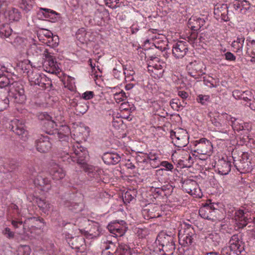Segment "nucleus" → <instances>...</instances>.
I'll return each mask as SVG.
<instances>
[{
	"label": "nucleus",
	"mask_w": 255,
	"mask_h": 255,
	"mask_svg": "<svg viewBox=\"0 0 255 255\" xmlns=\"http://www.w3.org/2000/svg\"><path fill=\"white\" fill-rule=\"evenodd\" d=\"M194 146V152L204 155L208 154L212 147L211 142L205 138L195 141Z\"/></svg>",
	"instance_id": "423d86ee"
},
{
	"label": "nucleus",
	"mask_w": 255,
	"mask_h": 255,
	"mask_svg": "<svg viewBox=\"0 0 255 255\" xmlns=\"http://www.w3.org/2000/svg\"><path fill=\"white\" fill-rule=\"evenodd\" d=\"M188 22L192 30L198 31L201 30V28L205 24L206 21L203 18L193 17L189 19Z\"/></svg>",
	"instance_id": "aec40b11"
},
{
	"label": "nucleus",
	"mask_w": 255,
	"mask_h": 255,
	"mask_svg": "<svg viewBox=\"0 0 255 255\" xmlns=\"http://www.w3.org/2000/svg\"><path fill=\"white\" fill-rule=\"evenodd\" d=\"M165 64L164 62L160 61H157L155 62L153 61H149L148 64V69L149 71H152L154 74L156 75L158 77H162L164 72V67Z\"/></svg>",
	"instance_id": "f8f14e48"
},
{
	"label": "nucleus",
	"mask_w": 255,
	"mask_h": 255,
	"mask_svg": "<svg viewBox=\"0 0 255 255\" xmlns=\"http://www.w3.org/2000/svg\"><path fill=\"white\" fill-rule=\"evenodd\" d=\"M229 131L227 128H224L222 130L217 131V136L219 139L222 140H227L229 138Z\"/></svg>",
	"instance_id": "e433bc0d"
},
{
	"label": "nucleus",
	"mask_w": 255,
	"mask_h": 255,
	"mask_svg": "<svg viewBox=\"0 0 255 255\" xmlns=\"http://www.w3.org/2000/svg\"><path fill=\"white\" fill-rule=\"evenodd\" d=\"M9 101L10 100L7 97L3 99L0 98V111L5 110L8 107Z\"/></svg>",
	"instance_id": "79ce46f5"
},
{
	"label": "nucleus",
	"mask_w": 255,
	"mask_h": 255,
	"mask_svg": "<svg viewBox=\"0 0 255 255\" xmlns=\"http://www.w3.org/2000/svg\"><path fill=\"white\" fill-rule=\"evenodd\" d=\"M212 123L215 127V129L216 131L222 130L225 128L224 126L219 122L216 119L213 118L211 120Z\"/></svg>",
	"instance_id": "c03bdc74"
},
{
	"label": "nucleus",
	"mask_w": 255,
	"mask_h": 255,
	"mask_svg": "<svg viewBox=\"0 0 255 255\" xmlns=\"http://www.w3.org/2000/svg\"><path fill=\"white\" fill-rule=\"evenodd\" d=\"M10 101L14 103L22 104L25 102L26 99V96L25 94V91L21 92L19 94H16L13 97H8Z\"/></svg>",
	"instance_id": "cd10ccee"
},
{
	"label": "nucleus",
	"mask_w": 255,
	"mask_h": 255,
	"mask_svg": "<svg viewBox=\"0 0 255 255\" xmlns=\"http://www.w3.org/2000/svg\"><path fill=\"white\" fill-rule=\"evenodd\" d=\"M33 200L35 201L38 207L44 213H46L50 208V204L45 199H42L38 197H34Z\"/></svg>",
	"instance_id": "bb28decb"
},
{
	"label": "nucleus",
	"mask_w": 255,
	"mask_h": 255,
	"mask_svg": "<svg viewBox=\"0 0 255 255\" xmlns=\"http://www.w3.org/2000/svg\"><path fill=\"white\" fill-rule=\"evenodd\" d=\"M102 159L104 162L108 165L116 164L121 160L120 156L113 152H106L102 156Z\"/></svg>",
	"instance_id": "f3484780"
},
{
	"label": "nucleus",
	"mask_w": 255,
	"mask_h": 255,
	"mask_svg": "<svg viewBox=\"0 0 255 255\" xmlns=\"http://www.w3.org/2000/svg\"><path fill=\"white\" fill-rule=\"evenodd\" d=\"M189 70L195 71V73H202L200 63L196 61L190 62L187 66Z\"/></svg>",
	"instance_id": "f704fd0d"
},
{
	"label": "nucleus",
	"mask_w": 255,
	"mask_h": 255,
	"mask_svg": "<svg viewBox=\"0 0 255 255\" xmlns=\"http://www.w3.org/2000/svg\"><path fill=\"white\" fill-rule=\"evenodd\" d=\"M31 249L29 246L21 245L18 247V253L19 255H29Z\"/></svg>",
	"instance_id": "ea45409f"
},
{
	"label": "nucleus",
	"mask_w": 255,
	"mask_h": 255,
	"mask_svg": "<svg viewBox=\"0 0 255 255\" xmlns=\"http://www.w3.org/2000/svg\"><path fill=\"white\" fill-rule=\"evenodd\" d=\"M240 1H242V8L245 10H248L250 7V3L249 1L246 0H241Z\"/></svg>",
	"instance_id": "774afa93"
},
{
	"label": "nucleus",
	"mask_w": 255,
	"mask_h": 255,
	"mask_svg": "<svg viewBox=\"0 0 255 255\" xmlns=\"http://www.w3.org/2000/svg\"><path fill=\"white\" fill-rule=\"evenodd\" d=\"M66 240L72 249L77 251L83 252L85 250V243L84 238L82 236L72 237L70 235H66Z\"/></svg>",
	"instance_id": "20e7f679"
},
{
	"label": "nucleus",
	"mask_w": 255,
	"mask_h": 255,
	"mask_svg": "<svg viewBox=\"0 0 255 255\" xmlns=\"http://www.w3.org/2000/svg\"><path fill=\"white\" fill-rule=\"evenodd\" d=\"M182 187L186 192L191 195L194 196L195 197L198 195L197 192L199 189L195 181L192 180H187L183 183Z\"/></svg>",
	"instance_id": "2eb2a0df"
},
{
	"label": "nucleus",
	"mask_w": 255,
	"mask_h": 255,
	"mask_svg": "<svg viewBox=\"0 0 255 255\" xmlns=\"http://www.w3.org/2000/svg\"><path fill=\"white\" fill-rule=\"evenodd\" d=\"M73 152L75 154V156H73V158H75L74 161H77V163L80 165H82L85 163L87 159L88 158V151L85 149H84L82 147H78L75 148V146L73 147Z\"/></svg>",
	"instance_id": "1a4fd4ad"
},
{
	"label": "nucleus",
	"mask_w": 255,
	"mask_h": 255,
	"mask_svg": "<svg viewBox=\"0 0 255 255\" xmlns=\"http://www.w3.org/2000/svg\"><path fill=\"white\" fill-rule=\"evenodd\" d=\"M50 137L46 135L41 136L35 141L36 149L41 153L48 152L52 147Z\"/></svg>",
	"instance_id": "6e6552de"
},
{
	"label": "nucleus",
	"mask_w": 255,
	"mask_h": 255,
	"mask_svg": "<svg viewBox=\"0 0 255 255\" xmlns=\"http://www.w3.org/2000/svg\"><path fill=\"white\" fill-rule=\"evenodd\" d=\"M94 96V92L92 91H86L82 95V98L83 99L88 100L91 99Z\"/></svg>",
	"instance_id": "09e8293b"
},
{
	"label": "nucleus",
	"mask_w": 255,
	"mask_h": 255,
	"mask_svg": "<svg viewBox=\"0 0 255 255\" xmlns=\"http://www.w3.org/2000/svg\"><path fill=\"white\" fill-rule=\"evenodd\" d=\"M150 191L155 198H158L159 196H163L162 193V191L161 190L159 187L152 186L150 188Z\"/></svg>",
	"instance_id": "37998d69"
},
{
	"label": "nucleus",
	"mask_w": 255,
	"mask_h": 255,
	"mask_svg": "<svg viewBox=\"0 0 255 255\" xmlns=\"http://www.w3.org/2000/svg\"><path fill=\"white\" fill-rule=\"evenodd\" d=\"M64 205L65 207H68L69 210L75 213L82 211L84 208L83 202L76 203L66 200L64 202Z\"/></svg>",
	"instance_id": "4be33fe9"
},
{
	"label": "nucleus",
	"mask_w": 255,
	"mask_h": 255,
	"mask_svg": "<svg viewBox=\"0 0 255 255\" xmlns=\"http://www.w3.org/2000/svg\"><path fill=\"white\" fill-rule=\"evenodd\" d=\"M47 45L51 47H55L59 44V37L57 35L52 34L46 42Z\"/></svg>",
	"instance_id": "c9c22d12"
},
{
	"label": "nucleus",
	"mask_w": 255,
	"mask_h": 255,
	"mask_svg": "<svg viewBox=\"0 0 255 255\" xmlns=\"http://www.w3.org/2000/svg\"><path fill=\"white\" fill-rule=\"evenodd\" d=\"M159 245L162 247L164 254L171 255L175 250V244L172 236L161 234L157 236Z\"/></svg>",
	"instance_id": "f257e3e1"
},
{
	"label": "nucleus",
	"mask_w": 255,
	"mask_h": 255,
	"mask_svg": "<svg viewBox=\"0 0 255 255\" xmlns=\"http://www.w3.org/2000/svg\"><path fill=\"white\" fill-rule=\"evenodd\" d=\"M71 133L69 127L66 125H62L60 127L59 130H55V134H62V137L64 139H68V135Z\"/></svg>",
	"instance_id": "c756f323"
},
{
	"label": "nucleus",
	"mask_w": 255,
	"mask_h": 255,
	"mask_svg": "<svg viewBox=\"0 0 255 255\" xmlns=\"http://www.w3.org/2000/svg\"><path fill=\"white\" fill-rule=\"evenodd\" d=\"M11 223L12 225L15 229L19 228L21 226H23V222L21 220L17 219L12 220Z\"/></svg>",
	"instance_id": "603ef678"
},
{
	"label": "nucleus",
	"mask_w": 255,
	"mask_h": 255,
	"mask_svg": "<svg viewBox=\"0 0 255 255\" xmlns=\"http://www.w3.org/2000/svg\"><path fill=\"white\" fill-rule=\"evenodd\" d=\"M113 72V75L115 78L117 79H120L123 77V73L120 71L118 70L116 68H114Z\"/></svg>",
	"instance_id": "bf43d9fd"
},
{
	"label": "nucleus",
	"mask_w": 255,
	"mask_h": 255,
	"mask_svg": "<svg viewBox=\"0 0 255 255\" xmlns=\"http://www.w3.org/2000/svg\"><path fill=\"white\" fill-rule=\"evenodd\" d=\"M172 54L176 58H182L188 51L187 42L183 41H178L172 47Z\"/></svg>",
	"instance_id": "0eeeda50"
},
{
	"label": "nucleus",
	"mask_w": 255,
	"mask_h": 255,
	"mask_svg": "<svg viewBox=\"0 0 255 255\" xmlns=\"http://www.w3.org/2000/svg\"><path fill=\"white\" fill-rule=\"evenodd\" d=\"M44 49V46L40 44L33 43L30 45L27 52L34 56L40 55Z\"/></svg>",
	"instance_id": "a878e982"
},
{
	"label": "nucleus",
	"mask_w": 255,
	"mask_h": 255,
	"mask_svg": "<svg viewBox=\"0 0 255 255\" xmlns=\"http://www.w3.org/2000/svg\"><path fill=\"white\" fill-rule=\"evenodd\" d=\"M8 0L10 1L11 0ZM6 5V0H0V14L4 12Z\"/></svg>",
	"instance_id": "0e129e2a"
},
{
	"label": "nucleus",
	"mask_w": 255,
	"mask_h": 255,
	"mask_svg": "<svg viewBox=\"0 0 255 255\" xmlns=\"http://www.w3.org/2000/svg\"><path fill=\"white\" fill-rule=\"evenodd\" d=\"M243 91L239 90H235L233 92V96L236 99H242Z\"/></svg>",
	"instance_id": "680f3d73"
},
{
	"label": "nucleus",
	"mask_w": 255,
	"mask_h": 255,
	"mask_svg": "<svg viewBox=\"0 0 255 255\" xmlns=\"http://www.w3.org/2000/svg\"><path fill=\"white\" fill-rule=\"evenodd\" d=\"M28 76L30 82L35 85H39L41 80H44V79H42V76L40 74L36 72L28 74Z\"/></svg>",
	"instance_id": "473e14b6"
},
{
	"label": "nucleus",
	"mask_w": 255,
	"mask_h": 255,
	"mask_svg": "<svg viewBox=\"0 0 255 255\" xmlns=\"http://www.w3.org/2000/svg\"><path fill=\"white\" fill-rule=\"evenodd\" d=\"M89 107L87 103L84 101H80L76 108V112L79 114H84L88 110Z\"/></svg>",
	"instance_id": "4c0bfd02"
},
{
	"label": "nucleus",
	"mask_w": 255,
	"mask_h": 255,
	"mask_svg": "<svg viewBox=\"0 0 255 255\" xmlns=\"http://www.w3.org/2000/svg\"><path fill=\"white\" fill-rule=\"evenodd\" d=\"M209 211L207 210V207L205 206L200 208L199 210V215L203 219H209Z\"/></svg>",
	"instance_id": "a18cd8bd"
},
{
	"label": "nucleus",
	"mask_w": 255,
	"mask_h": 255,
	"mask_svg": "<svg viewBox=\"0 0 255 255\" xmlns=\"http://www.w3.org/2000/svg\"><path fill=\"white\" fill-rule=\"evenodd\" d=\"M9 210H12L15 212L18 215L20 214L21 210L19 209L18 207L15 204L11 203L8 207Z\"/></svg>",
	"instance_id": "13d9d810"
},
{
	"label": "nucleus",
	"mask_w": 255,
	"mask_h": 255,
	"mask_svg": "<svg viewBox=\"0 0 255 255\" xmlns=\"http://www.w3.org/2000/svg\"><path fill=\"white\" fill-rule=\"evenodd\" d=\"M50 173L52 176L53 178L55 180L61 179L65 176V173L63 169L56 164L50 169Z\"/></svg>",
	"instance_id": "393cba45"
},
{
	"label": "nucleus",
	"mask_w": 255,
	"mask_h": 255,
	"mask_svg": "<svg viewBox=\"0 0 255 255\" xmlns=\"http://www.w3.org/2000/svg\"><path fill=\"white\" fill-rule=\"evenodd\" d=\"M84 170L88 173H93L94 171V167L92 165H89L87 163V162L81 165Z\"/></svg>",
	"instance_id": "3c124183"
},
{
	"label": "nucleus",
	"mask_w": 255,
	"mask_h": 255,
	"mask_svg": "<svg viewBox=\"0 0 255 255\" xmlns=\"http://www.w3.org/2000/svg\"><path fill=\"white\" fill-rule=\"evenodd\" d=\"M2 234L5 237L9 239H13L14 237V232L10 231L8 228H5L2 231Z\"/></svg>",
	"instance_id": "49530a36"
},
{
	"label": "nucleus",
	"mask_w": 255,
	"mask_h": 255,
	"mask_svg": "<svg viewBox=\"0 0 255 255\" xmlns=\"http://www.w3.org/2000/svg\"><path fill=\"white\" fill-rule=\"evenodd\" d=\"M126 222L121 220L120 222L115 221L111 222L107 226L109 232L116 236L121 237L126 231Z\"/></svg>",
	"instance_id": "7ed1b4c3"
},
{
	"label": "nucleus",
	"mask_w": 255,
	"mask_h": 255,
	"mask_svg": "<svg viewBox=\"0 0 255 255\" xmlns=\"http://www.w3.org/2000/svg\"><path fill=\"white\" fill-rule=\"evenodd\" d=\"M209 96L208 95H199L197 98V101L202 105H205L206 102L208 101Z\"/></svg>",
	"instance_id": "de8ad7c7"
},
{
	"label": "nucleus",
	"mask_w": 255,
	"mask_h": 255,
	"mask_svg": "<svg viewBox=\"0 0 255 255\" xmlns=\"http://www.w3.org/2000/svg\"><path fill=\"white\" fill-rule=\"evenodd\" d=\"M9 20L11 21H17L20 17L21 14L18 10L16 8H13L11 10H9L7 13Z\"/></svg>",
	"instance_id": "7c9ffc66"
},
{
	"label": "nucleus",
	"mask_w": 255,
	"mask_h": 255,
	"mask_svg": "<svg viewBox=\"0 0 255 255\" xmlns=\"http://www.w3.org/2000/svg\"><path fill=\"white\" fill-rule=\"evenodd\" d=\"M179 102V100L177 99H173L170 102V105L171 106L172 108L175 110H178L179 106L178 102Z\"/></svg>",
	"instance_id": "864d4df0"
},
{
	"label": "nucleus",
	"mask_w": 255,
	"mask_h": 255,
	"mask_svg": "<svg viewBox=\"0 0 255 255\" xmlns=\"http://www.w3.org/2000/svg\"><path fill=\"white\" fill-rule=\"evenodd\" d=\"M228 248L229 249L230 252H232L237 255H240V252H239L237 244H230V246Z\"/></svg>",
	"instance_id": "4d7b16f0"
},
{
	"label": "nucleus",
	"mask_w": 255,
	"mask_h": 255,
	"mask_svg": "<svg viewBox=\"0 0 255 255\" xmlns=\"http://www.w3.org/2000/svg\"><path fill=\"white\" fill-rule=\"evenodd\" d=\"M225 59L230 61H235L236 59V57L231 52H227L224 55Z\"/></svg>",
	"instance_id": "8fccbe9b"
},
{
	"label": "nucleus",
	"mask_w": 255,
	"mask_h": 255,
	"mask_svg": "<svg viewBox=\"0 0 255 255\" xmlns=\"http://www.w3.org/2000/svg\"><path fill=\"white\" fill-rule=\"evenodd\" d=\"M43 117V125L46 128V132L50 135L55 134L57 127L56 122L47 114H44Z\"/></svg>",
	"instance_id": "9d476101"
},
{
	"label": "nucleus",
	"mask_w": 255,
	"mask_h": 255,
	"mask_svg": "<svg viewBox=\"0 0 255 255\" xmlns=\"http://www.w3.org/2000/svg\"><path fill=\"white\" fill-rule=\"evenodd\" d=\"M20 7L26 12L30 11L34 4V0H21Z\"/></svg>",
	"instance_id": "72a5a7b5"
},
{
	"label": "nucleus",
	"mask_w": 255,
	"mask_h": 255,
	"mask_svg": "<svg viewBox=\"0 0 255 255\" xmlns=\"http://www.w3.org/2000/svg\"><path fill=\"white\" fill-rule=\"evenodd\" d=\"M10 87L7 97H13L16 94L20 93V92L25 91L24 85L20 82H15Z\"/></svg>",
	"instance_id": "412c9836"
},
{
	"label": "nucleus",
	"mask_w": 255,
	"mask_h": 255,
	"mask_svg": "<svg viewBox=\"0 0 255 255\" xmlns=\"http://www.w3.org/2000/svg\"><path fill=\"white\" fill-rule=\"evenodd\" d=\"M159 207L154 204H149L143 210V213L147 214L150 219L158 218L160 216Z\"/></svg>",
	"instance_id": "a211bd4d"
},
{
	"label": "nucleus",
	"mask_w": 255,
	"mask_h": 255,
	"mask_svg": "<svg viewBox=\"0 0 255 255\" xmlns=\"http://www.w3.org/2000/svg\"><path fill=\"white\" fill-rule=\"evenodd\" d=\"M237 243H240V240L239 238V236L238 234H235L232 236L231 239L229 242L230 244H237Z\"/></svg>",
	"instance_id": "e2e57ef3"
},
{
	"label": "nucleus",
	"mask_w": 255,
	"mask_h": 255,
	"mask_svg": "<svg viewBox=\"0 0 255 255\" xmlns=\"http://www.w3.org/2000/svg\"><path fill=\"white\" fill-rule=\"evenodd\" d=\"M134 197L130 194L129 192L127 191L125 194L124 199L125 201L128 203H129Z\"/></svg>",
	"instance_id": "338daca9"
},
{
	"label": "nucleus",
	"mask_w": 255,
	"mask_h": 255,
	"mask_svg": "<svg viewBox=\"0 0 255 255\" xmlns=\"http://www.w3.org/2000/svg\"><path fill=\"white\" fill-rule=\"evenodd\" d=\"M195 236V231L191 225H189L185 229L184 234L179 237V241L182 240L184 246H188L193 243V237Z\"/></svg>",
	"instance_id": "ddd939ff"
},
{
	"label": "nucleus",
	"mask_w": 255,
	"mask_h": 255,
	"mask_svg": "<svg viewBox=\"0 0 255 255\" xmlns=\"http://www.w3.org/2000/svg\"><path fill=\"white\" fill-rule=\"evenodd\" d=\"M117 255H130L129 249L127 246L121 245L117 248Z\"/></svg>",
	"instance_id": "a19ab883"
},
{
	"label": "nucleus",
	"mask_w": 255,
	"mask_h": 255,
	"mask_svg": "<svg viewBox=\"0 0 255 255\" xmlns=\"http://www.w3.org/2000/svg\"><path fill=\"white\" fill-rule=\"evenodd\" d=\"M34 184L41 187L40 190L47 192L51 188L50 180L47 177L38 175L34 180Z\"/></svg>",
	"instance_id": "dca6fc26"
},
{
	"label": "nucleus",
	"mask_w": 255,
	"mask_h": 255,
	"mask_svg": "<svg viewBox=\"0 0 255 255\" xmlns=\"http://www.w3.org/2000/svg\"><path fill=\"white\" fill-rule=\"evenodd\" d=\"M177 137L175 140L174 145L178 147H183L188 143L189 134L186 130L180 128L177 130Z\"/></svg>",
	"instance_id": "9b49d317"
},
{
	"label": "nucleus",
	"mask_w": 255,
	"mask_h": 255,
	"mask_svg": "<svg viewBox=\"0 0 255 255\" xmlns=\"http://www.w3.org/2000/svg\"><path fill=\"white\" fill-rule=\"evenodd\" d=\"M41 9L45 12L44 13L45 17L50 18L53 20H57L60 17V14L53 10L45 8H41Z\"/></svg>",
	"instance_id": "2f4dec72"
},
{
	"label": "nucleus",
	"mask_w": 255,
	"mask_h": 255,
	"mask_svg": "<svg viewBox=\"0 0 255 255\" xmlns=\"http://www.w3.org/2000/svg\"><path fill=\"white\" fill-rule=\"evenodd\" d=\"M88 33L86 32L85 28H81L78 30L76 33L77 39L82 43H87L90 41L88 37Z\"/></svg>",
	"instance_id": "b1692460"
},
{
	"label": "nucleus",
	"mask_w": 255,
	"mask_h": 255,
	"mask_svg": "<svg viewBox=\"0 0 255 255\" xmlns=\"http://www.w3.org/2000/svg\"><path fill=\"white\" fill-rule=\"evenodd\" d=\"M228 7L226 4H222L221 5H216L214 8V13L219 16L221 13L224 12H226Z\"/></svg>",
	"instance_id": "58836bf2"
},
{
	"label": "nucleus",
	"mask_w": 255,
	"mask_h": 255,
	"mask_svg": "<svg viewBox=\"0 0 255 255\" xmlns=\"http://www.w3.org/2000/svg\"><path fill=\"white\" fill-rule=\"evenodd\" d=\"M114 245L115 244L111 241H108V243H106L104 245L103 248H104L103 250H112V251H113V249H114Z\"/></svg>",
	"instance_id": "052dcab7"
},
{
	"label": "nucleus",
	"mask_w": 255,
	"mask_h": 255,
	"mask_svg": "<svg viewBox=\"0 0 255 255\" xmlns=\"http://www.w3.org/2000/svg\"><path fill=\"white\" fill-rule=\"evenodd\" d=\"M242 97V99L246 102L245 105L252 110H255V99L252 93L250 91H243Z\"/></svg>",
	"instance_id": "6ab92c4d"
},
{
	"label": "nucleus",
	"mask_w": 255,
	"mask_h": 255,
	"mask_svg": "<svg viewBox=\"0 0 255 255\" xmlns=\"http://www.w3.org/2000/svg\"><path fill=\"white\" fill-rule=\"evenodd\" d=\"M123 69L125 71L123 73V75H125V77L126 76H133L134 74V71L132 70H127L125 66H123Z\"/></svg>",
	"instance_id": "69168bd1"
},
{
	"label": "nucleus",
	"mask_w": 255,
	"mask_h": 255,
	"mask_svg": "<svg viewBox=\"0 0 255 255\" xmlns=\"http://www.w3.org/2000/svg\"><path fill=\"white\" fill-rule=\"evenodd\" d=\"M43 219H40L39 217H29L27 218L23 222V233H25L27 232H32V230L40 228Z\"/></svg>",
	"instance_id": "39448f33"
},
{
	"label": "nucleus",
	"mask_w": 255,
	"mask_h": 255,
	"mask_svg": "<svg viewBox=\"0 0 255 255\" xmlns=\"http://www.w3.org/2000/svg\"><path fill=\"white\" fill-rule=\"evenodd\" d=\"M231 162L226 161L224 158L219 159L216 162L215 167L217 168L218 172L221 175H227L231 170Z\"/></svg>",
	"instance_id": "4468645a"
},
{
	"label": "nucleus",
	"mask_w": 255,
	"mask_h": 255,
	"mask_svg": "<svg viewBox=\"0 0 255 255\" xmlns=\"http://www.w3.org/2000/svg\"><path fill=\"white\" fill-rule=\"evenodd\" d=\"M161 165L164 167H165L164 169H166V170H170V171H171L173 168V165L167 162V161H162L161 163H160Z\"/></svg>",
	"instance_id": "6e6d98bb"
},
{
	"label": "nucleus",
	"mask_w": 255,
	"mask_h": 255,
	"mask_svg": "<svg viewBox=\"0 0 255 255\" xmlns=\"http://www.w3.org/2000/svg\"><path fill=\"white\" fill-rule=\"evenodd\" d=\"M8 128L16 135L21 136V137L26 136L27 135L25 122L23 120L15 119L11 120Z\"/></svg>",
	"instance_id": "f03ea898"
},
{
	"label": "nucleus",
	"mask_w": 255,
	"mask_h": 255,
	"mask_svg": "<svg viewBox=\"0 0 255 255\" xmlns=\"http://www.w3.org/2000/svg\"><path fill=\"white\" fill-rule=\"evenodd\" d=\"M87 220L85 218H79L75 221L74 225L82 227L83 226V224L87 223Z\"/></svg>",
	"instance_id": "5fc2aeb1"
},
{
	"label": "nucleus",
	"mask_w": 255,
	"mask_h": 255,
	"mask_svg": "<svg viewBox=\"0 0 255 255\" xmlns=\"http://www.w3.org/2000/svg\"><path fill=\"white\" fill-rule=\"evenodd\" d=\"M12 33V29L7 24H3L0 27V36L2 38L8 37Z\"/></svg>",
	"instance_id": "c85d7f7f"
},
{
	"label": "nucleus",
	"mask_w": 255,
	"mask_h": 255,
	"mask_svg": "<svg viewBox=\"0 0 255 255\" xmlns=\"http://www.w3.org/2000/svg\"><path fill=\"white\" fill-rule=\"evenodd\" d=\"M206 240L210 245L213 247H217L222 243L220 235L216 233H211L206 238Z\"/></svg>",
	"instance_id": "5701e85b"
}]
</instances>
